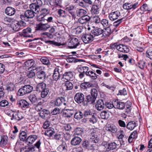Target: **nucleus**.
I'll use <instances>...</instances> for the list:
<instances>
[{"label":"nucleus","mask_w":152,"mask_h":152,"mask_svg":"<svg viewBox=\"0 0 152 152\" xmlns=\"http://www.w3.org/2000/svg\"><path fill=\"white\" fill-rule=\"evenodd\" d=\"M59 69L53 67L52 68L48 69V79H49L50 84H53V80H57L59 78L60 74L58 72Z\"/></svg>","instance_id":"1"},{"label":"nucleus","mask_w":152,"mask_h":152,"mask_svg":"<svg viewBox=\"0 0 152 152\" xmlns=\"http://www.w3.org/2000/svg\"><path fill=\"white\" fill-rule=\"evenodd\" d=\"M34 11H33L31 10H28L24 14L20 15V18L22 20L28 21L29 18H33L34 16Z\"/></svg>","instance_id":"2"},{"label":"nucleus","mask_w":152,"mask_h":152,"mask_svg":"<svg viewBox=\"0 0 152 152\" xmlns=\"http://www.w3.org/2000/svg\"><path fill=\"white\" fill-rule=\"evenodd\" d=\"M33 89L32 86L30 85H26L22 87L18 91V94L20 96H23L25 94L31 92Z\"/></svg>","instance_id":"3"},{"label":"nucleus","mask_w":152,"mask_h":152,"mask_svg":"<svg viewBox=\"0 0 152 152\" xmlns=\"http://www.w3.org/2000/svg\"><path fill=\"white\" fill-rule=\"evenodd\" d=\"M41 14L37 17V20L40 22L48 23V10L45 8L42 9L40 11Z\"/></svg>","instance_id":"4"},{"label":"nucleus","mask_w":152,"mask_h":152,"mask_svg":"<svg viewBox=\"0 0 152 152\" xmlns=\"http://www.w3.org/2000/svg\"><path fill=\"white\" fill-rule=\"evenodd\" d=\"M101 146L106 149L110 151L115 149L117 148V144L115 142L107 143L106 142H104L101 144Z\"/></svg>","instance_id":"5"},{"label":"nucleus","mask_w":152,"mask_h":152,"mask_svg":"<svg viewBox=\"0 0 152 152\" xmlns=\"http://www.w3.org/2000/svg\"><path fill=\"white\" fill-rule=\"evenodd\" d=\"M81 38L84 43L87 44L91 42L94 40V36L90 33L83 35Z\"/></svg>","instance_id":"6"},{"label":"nucleus","mask_w":152,"mask_h":152,"mask_svg":"<svg viewBox=\"0 0 152 152\" xmlns=\"http://www.w3.org/2000/svg\"><path fill=\"white\" fill-rule=\"evenodd\" d=\"M75 113V111L73 109H66L63 112V116L69 120L72 119V116Z\"/></svg>","instance_id":"7"},{"label":"nucleus","mask_w":152,"mask_h":152,"mask_svg":"<svg viewBox=\"0 0 152 152\" xmlns=\"http://www.w3.org/2000/svg\"><path fill=\"white\" fill-rule=\"evenodd\" d=\"M138 3L137 2L135 3L134 4H132L131 3H126L123 4V7L125 10H130L132 9L134 10L138 7Z\"/></svg>","instance_id":"8"},{"label":"nucleus","mask_w":152,"mask_h":152,"mask_svg":"<svg viewBox=\"0 0 152 152\" xmlns=\"http://www.w3.org/2000/svg\"><path fill=\"white\" fill-rule=\"evenodd\" d=\"M121 15V13L119 11H115L112 12L109 14L108 17L111 21H114L117 19Z\"/></svg>","instance_id":"9"},{"label":"nucleus","mask_w":152,"mask_h":152,"mask_svg":"<svg viewBox=\"0 0 152 152\" xmlns=\"http://www.w3.org/2000/svg\"><path fill=\"white\" fill-rule=\"evenodd\" d=\"M74 99L76 102L77 103H81L84 101L85 99L84 95L81 93H78L75 95Z\"/></svg>","instance_id":"10"},{"label":"nucleus","mask_w":152,"mask_h":152,"mask_svg":"<svg viewBox=\"0 0 152 152\" xmlns=\"http://www.w3.org/2000/svg\"><path fill=\"white\" fill-rule=\"evenodd\" d=\"M91 133L90 136L91 140L94 143H97L99 140V138L97 133L94 129H91Z\"/></svg>","instance_id":"11"},{"label":"nucleus","mask_w":152,"mask_h":152,"mask_svg":"<svg viewBox=\"0 0 152 152\" xmlns=\"http://www.w3.org/2000/svg\"><path fill=\"white\" fill-rule=\"evenodd\" d=\"M47 23L41 22L40 23L37 25L35 27V30L45 31L48 29Z\"/></svg>","instance_id":"12"},{"label":"nucleus","mask_w":152,"mask_h":152,"mask_svg":"<svg viewBox=\"0 0 152 152\" xmlns=\"http://www.w3.org/2000/svg\"><path fill=\"white\" fill-rule=\"evenodd\" d=\"M79 44L78 39L74 37L72 38L68 43V46L70 48H75Z\"/></svg>","instance_id":"13"},{"label":"nucleus","mask_w":152,"mask_h":152,"mask_svg":"<svg viewBox=\"0 0 152 152\" xmlns=\"http://www.w3.org/2000/svg\"><path fill=\"white\" fill-rule=\"evenodd\" d=\"M63 89L65 91L71 90L73 88V85L72 83L69 81H65L62 84Z\"/></svg>","instance_id":"14"},{"label":"nucleus","mask_w":152,"mask_h":152,"mask_svg":"<svg viewBox=\"0 0 152 152\" xmlns=\"http://www.w3.org/2000/svg\"><path fill=\"white\" fill-rule=\"evenodd\" d=\"M26 23H25L22 21L20 22L16 23L15 24H12V27L13 29L15 31H18L21 28V27L24 26Z\"/></svg>","instance_id":"15"},{"label":"nucleus","mask_w":152,"mask_h":152,"mask_svg":"<svg viewBox=\"0 0 152 152\" xmlns=\"http://www.w3.org/2000/svg\"><path fill=\"white\" fill-rule=\"evenodd\" d=\"M74 78L73 73L71 72H69L65 73L63 75L62 79L63 80L65 81L64 79L68 81L72 80Z\"/></svg>","instance_id":"16"},{"label":"nucleus","mask_w":152,"mask_h":152,"mask_svg":"<svg viewBox=\"0 0 152 152\" xmlns=\"http://www.w3.org/2000/svg\"><path fill=\"white\" fill-rule=\"evenodd\" d=\"M66 10L71 14L72 18L74 19L76 17L75 8L74 6L72 5L69 6L66 8Z\"/></svg>","instance_id":"17"},{"label":"nucleus","mask_w":152,"mask_h":152,"mask_svg":"<svg viewBox=\"0 0 152 152\" xmlns=\"http://www.w3.org/2000/svg\"><path fill=\"white\" fill-rule=\"evenodd\" d=\"M105 105L103 100L102 99H99L96 102L95 107L96 109L99 111L102 110L104 108Z\"/></svg>","instance_id":"18"},{"label":"nucleus","mask_w":152,"mask_h":152,"mask_svg":"<svg viewBox=\"0 0 152 152\" xmlns=\"http://www.w3.org/2000/svg\"><path fill=\"white\" fill-rule=\"evenodd\" d=\"M65 102L64 98L62 97H61L57 98L56 101H53V102L51 103L50 104L53 103L54 105L59 106L63 103L64 105H66V103Z\"/></svg>","instance_id":"19"},{"label":"nucleus","mask_w":152,"mask_h":152,"mask_svg":"<svg viewBox=\"0 0 152 152\" xmlns=\"http://www.w3.org/2000/svg\"><path fill=\"white\" fill-rule=\"evenodd\" d=\"M103 32V30L102 29L96 28L92 30L91 33L94 36V38L96 36H98L102 34Z\"/></svg>","instance_id":"20"},{"label":"nucleus","mask_w":152,"mask_h":152,"mask_svg":"<svg viewBox=\"0 0 152 152\" xmlns=\"http://www.w3.org/2000/svg\"><path fill=\"white\" fill-rule=\"evenodd\" d=\"M114 108H118L120 110L123 109L125 107V105L124 103L119 102L118 100L114 101Z\"/></svg>","instance_id":"21"},{"label":"nucleus","mask_w":152,"mask_h":152,"mask_svg":"<svg viewBox=\"0 0 152 152\" xmlns=\"http://www.w3.org/2000/svg\"><path fill=\"white\" fill-rule=\"evenodd\" d=\"M17 104L19 107L22 108H28L29 106V104L28 102L24 99H21L18 101Z\"/></svg>","instance_id":"22"},{"label":"nucleus","mask_w":152,"mask_h":152,"mask_svg":"<svg viewBox=\"0 0 152 152\" xmlns=\"http://www.w3.org/2000/svg\"><path fill=\"white\" fill-rule=\"evenodd\" d=\"M28 98L33 105L37 104L38 102L40 101V99L37 98L36 96L34 94L30 95L28 96Z\"/></svg>","instance_id":"23"},{"label":"nucleus","mask_w":152,"mask_h":152,"mask_svg":"<svg viewBox=\"0 0 152 152\" xmlns=\"http://www.w3.org/2000/svg\"><path fill=\"white\" fill-rule=\"evenodd\" d=\"M91 19V18L90 16L86 15L78 19V22L82 24H85L87 22L89 21Z\"/></svg>","instance_id":"24"},{"label":"nucleus","mask_w":152,"mask_h":152,"mask_svg":"<svg viewBox=\"0 0 152 152\" xmlns=\"http://www.w3.org/2000/svg\"><path fill=\"white\" fill-rule=\"evenodd\" d=\"M82 141L80 138L78 137H75L71 141V144L72 145L75 146L79 144Z\"/></svg>","instance_id":"25"},{"label":"nucleus","mask_w":152,"mask_h":152,"mask_svg":"<svg viewBox=\"0 0 152 152\" xmlns=\"http://www.w3.org/2000/svg\"><path fill=\"white\" fill-rule=\"evenodd\" d=\"M99 5L94 4L92 6L91 12L92 14H98L99 13Z\"/></svg>","instance_id":"26"},{"label":"nucleus","mask_w":152,"mask_h":152,"mask_svg":"<svg viewBox=\"0 0 152 152\" xmlns=\"http://www.w3.org/2000/svg\"><path fill=\"white\" fill-rule=\"evenodd\" d=\"M96 99V98L91 95H87L86 97V101L87 103L92 104L94 103Z\"/></svg>","instance_id":"27"},{"label":"nucleus","mask_w":152,"mask_h":152,"mask_svg":"<svg viewBox=\"0 0 152 152\" xmlns=\"http://www.w3.org/2000/svg\"><path fill=\"white\" fill-rule=\"evenodd\" d=\"M5 12L7 15L12 16L15 14V10L12 7H8L6 9Z\"/></svg>","instance_id":"28"},{"label":"nucleus","mask_w":152,"mask_h":152,"mask_svg":"<svg viewBox=\"0 0 152 152\" xmlns=\"http://www.w3.org/2000/svg\"><path fill=\"white\" fill-rule=\"evenodd\" d=\"M8 137L7 136H2L0 141V146L3 147L8 142Z\"/></svg>","instance_id":"29"},{"label":"nucleus","mask_w":152,"mask_h":152,"mask_svg":"<svg viewBox=\"0 0 152 152\" xmlns=\"http://www.w3.org/2000/svg\"><path fill=\"white\" fill-rule=\"evenodd\" d=\"M37 136L35 135L30 136L26 140V142L28 145L31 144L37 139Z\"/></svg>","instance_id":"30"},{"label":"nucleus","mask_w":152,"mask_h":152,"mask_svg":"<svg viewBox=\"0 0 152 152\" xmlns=\"http://www.w3.org/2000/svg\"><path fill=\"white\" fill-rule=\"evenodd\" d=\"M86 75L92 80H96L97 78L98 75L92 71H88V72L86 73Z\"/></svg>","instance_id":"31"},{"label":"nucleus","mask_w":152,"mask_h":152,"mask_svg":"<svg viewBox=\"0 0 152 152\" xmlns=\"http://www.w3.org/2000/svg\"><path fill=\"white\" fill-rule=\"evenodd\" d=\"M76 13L77 16L82 17L86 15L87 12L83 9H79L77 10Z\"/></svg>","instance_id":"32"},{"label":"nucleus","mask_w":152,"mask_h":152,"mask_svg":"<svg viewBox=\"0 0 152 152\" xmlns=\"http://www.w3.org/2000/svg\"><path fill=\"white\" fill-rule=\"evenodd\" d=\"M41 89L42 91L45 90H47L48 88H46V84L44 83H40L38 84L36 87V89L37 91H40V89Z\"/></svg>","instance_id":"33"},{"label":"nucleus","mask_w":152,"mask_h":152,"mask_svg":"<svg viewBox=\"0 0 152 152\" xmlns=\"http://www.w3.org/2000/svg\"><path fill=\"white\" fill-rule=\"evenodd\" d=\"M36 75L40 79L44 80L46 77L45 72L42 70H40L37 72Z\"/></svg>","instance_id":"34"},{"label":"nucleus","mask_w":152,"mask_h":152,"mask_svg":"<svg viewBox=\"0 0 152 152\" xmlns=\"http://www.w3.org/2000/svg\"><path fill=\"white\" fill-rule=\"evenodd\" d=\"M106 130L113 133H115L117 131V128L114 125H110L107 126L106 127Z\"/></svg>","instance_id":"35"},{"label":"nucleus","mask_w":152,"mask_h":152,"mask_svg":"<svg viewBox=\"0 0 152 152\" xmlns=\"http://www.w3.org/2000/svg\"><path fill=\"white\" fill-rule=\"evenodd\" d=\"M29 6L30 10L33 11H34V13H38L40 10V8L39 7L33 4H30Z\"/></svg>","instance_id":"36"},{"label":"nucleus","mask_w":152,"mask_h":152,"mask_svg":"<svg viewBox=\"0 0 152 152\" xmlns=\"http://www.w3.org/2000/svg\"><path fill=\"white\" fill-rule=\"evenodd\" d=\"M31 28H28L24 29L23 31V35L26 37H30V35L29 34L31 33Z\"/></svg>","instance_id":"37"},{"label":"nucleus","mask_w":152,"mask_h":152,"mask_svg":"<svg viewBox=\"0 0 152 152\" xmlns=\"http://www.w3.org/2000/svg\"><path fill=\"white\" fill-rule=\"evenodd\" d=\"M136 127V123L134 121L129 122L126 125V128L130 130H133Z\"/></svg>","instance_id":"38"},{"label":"nucleus","mask_w":152,"mask_h":152,"mask_svg":"<svg viewBox=\"0 0 152 152\" xmlns=\"http://www.w3.org/2000/svg\"><path fill=\"white\" fill-rule=\"evenodd\" d=\"M115 30L114 29H113V30H111V29L110 27H107L106 28L104 29V30L103 31V35L104 36H109L110 34L112 33Z\"/></svg>","instance_id":"39"},{"label":"nucleus","mask_w":152,"mask_h":152,"mask_svg":"<svg viewBox=\"0 0 152 152\" xmlns=\"http://www.w3.org/2000/svg\"><path fill=\"white\" fill-rule=\"evenodd\" d=\"M48 126V137L51 139L52 137H53L54 135L55 134V132L54 128L52 127H49Z\"/></svg>","instance_id":"40"},{"label":"nucleus","mask_w":152,"mask_h":152,"mask_svg":"<svg viewBox=\"0 0 152 152\" xmlns=\"http://www.w3.org/2000/svg\"><path fill=\"white\" fill-rule=\"evenodd\" d=\"M89 68L87 66H81L79 67L78 69L79 72H81L84 74H85L86 75L87 72H88Z\"/></svg>","instance_id":"41"},{"label":"nucleus","mask_w":152,"mask_h":152,"mask_svg":"<svg viewBox=\"0 0 152 152\" xmlns=\"http://www.w3.org/2000/svg\"><path fill=\"white\" fill-rule=\"evenodd\" d=\"M41 40L45 43H48V33L44 32L41 34Z\"/></svg>","instance_id":"42"},{"label":"nucleus","mask_w":152,"mask_h":152,"mask_svg":"<svg viewBox=\"0 0 152 152\" xmlns=\"http://www.w3.org/2000/svg\"><path fill=\"white\" fill-rule=\"evenodd\" d=\"M100 116L102 118L106 119L109 117L110 115L108 112L104 111L101 112L100 114Z\"/></svg>","instance_id":"43"},{"label":"nucleus","mask_w":152,"mask_h":152,"mask_svg":"<svg viewBox=\"0 0 152 152\" xmlns=\"http://www.w3.org/2000/svg\"><path fill=\"white\" fill-rule=\"evenodd\" d=\"M42 104V102L40 101L38 102L37 104L34 105L35 106L34 108L37 111H40L42 110V108L41 106Z\"/></svg>","instance_id":"44"},{"label":"nucleus","mask_w":152,"mask_h":152,"mask_svg":"<svg viewBox=\"0 0 152 152\" xmlns=\"http://www.w3.org/2000/svg\"><path fill=\"white\" fill-rule=\"evenodd\" d=\"M101 23L102 26L105 28L109 27V24L108 20L106 19H103L101 21Z\"/></svg>","instance_id":"45"},{"label":"nucleus","mask_w":152,"mask_h":152,"mask_svg":"<svg viewBox=\"0 0 152 152\" xmlns=\"http://www.w3.org/2000/svg\"><path fill=\"white\" fill-rule=\"evenodd\" d=\"M26 134L24 131H23L19 134V137L21 140L24 141L26 140Z\"/></svg>","instance_id":"46"},{"label":"nucleus","mask_w":152,"mask_h":152,"mask_svg":"<svg viewBox=\"0 0 152 152\" xmlns=\"http://www.w3.org/2000/svg\"><path fill=\"white\" fill-rule=\"evenodd\" d=\"M83 115L82 112L81 111H78L75 113L74 115V117L77 120L80 119L83 117Z\"/></svg>","instance_id":"47"},{"label":"nucleus","mask_w":152,"mask_h":152,"mask_svg":"<svg viewBox=\"0 0 152 152\" xmlns=\"http://www.w3.org/2000/svg\"><path fill=\"white\" fill-rule=\"evenodd\" d=\"M81 60L76 59L73 58L72 56H70L67 58V61L69 62L72 63V62H77L78 61H81L80 60Z\"/></svg>","instance_id":"48"},{"label":"nucleus","mask_w":152,"mask_h":152,"mask_svg":"<svg viewBox=\"0 0 152 152\" xmlns=\"http://www.w3.org/2000/svg\"><path fill=\"white\" fill-rule=\"evenodd\" d=\"M96 118L94 115H92L91 118L89 119V121L91 124H94L97 122Z\"/></svg>","instance_id":"49"},{"label":"nucleus","mask_w":152,"mask_h":152,"mask_svg":"<svg viewBox=\"0 0 152 152\" xmlns=\"http://www.w3.org/2000/svg\"><path fill=\"white\" fill-rule=\"evenodd\" d=\"M92 112L91 110L87 109L84 111L83 115L84 117H86L90 115L92 116Z\"/></svg>","instance_id":"50"},{"label":"nucleus","mask_w":152,"mask_h":152,"mask_svg":"<svg viewBox=\"0 0 152 152\" xmlns=\"http://www.w3.org/2000/svg\"><path fill=\"white\" fill-rule=\"evenodd\" d=\"M146 56L150 59H152V48H149L147 51Z\"/></svg>","instance_id":"51"},{"label":"nucleus","mask_w":152,"mask_h":152,"mask_svg":"<svg viewBox=\"0 0 152 152\" xmlns=\"http://www.w3.org/2000/svg\"><path fill=\"white\" fill-rule=\"evenodd\" d=\"M32 4L39 8L42 4V2L41 0H34Z\"/></svg>","instance_id":"52"},{"label":"nucleus","mask_w":152,"mask_h":152,"mask_svg":"<svg viewBox=\"0 0 152 152\" xmlns=\"http://www.w3.org/2000/svg\"><path fill=\"white\" fill-rule=\"evenodd\" d=\"M90 144L87 140H84L83 144V148H89L90 147Z\"/></svg>","instance_id":"53"},{"label":"nucleus","mask_w":152,"mask_h":152,"mask_svg":"<svg viewBox=\"0 0 152 152\" xmlns=\"http://www.w3.org/2000/svg\"><path fill=\"white\" fill-rule=\"evenodd\" d=\"M15 85L12 83H10L6 88V89L8 91H12L14 90Z\"/></svg>","instance_id":"54"},{"label":"nucleus","mask_w":152,"mask_h":152,"mask_svg":"<svg viewBox=\"0 0 152 152\" xmlns=\"http://www.w3.org/2000/svg\"><path fill=\"white\" fill-rule=\"evenodd\" d=\"M9 102L6 100H3L0 102V107H4L7 106Z\"/></svg>","instance_id":"55"},{"label":"nucleus","mask_w":152,"mask_h":152,"mask_svg":"<svg viewBox=\"0 0 152 152\" xmlns=\"http://www.w3.org/2000/svg\"><path fill=\"white\" fill-rule=\"evenodd\" d=\"M91 95L93 96L96 98H97V91L96 88H93L91 89Z\"/></svg>","instance_id":"56"},{"label":"nucleus","mask_w":152,"mask_h":152,"mask_svg":"<svg viewBox=\"0 0 152 152\" xmlns=\"http://www.w3.org/2000/svg\"><path fill=\"white\" fill-rule=\"evenodd\" d=\"M48 43L52 45L53 46H60L61 45L60 43L55 42L53 41L48 40Z\"/></svg>","instance_id":"57"},{"label":"nucleus","mask_w":152,"mask_h":152,"mask_svg":"<svg viewBox=\"0 0 152 152\" xmlns=\"http://www.w3.org/2000/svg\"><path fill=\"white\" fill-rule=\"evenodd\" d=\"M60 109L58 108H55L53 111H52L51 113L53 115H55L59 114L60 112Z\"/></svg>","instance_id":"58"},{"label":"nucleus","mask_w":152,"mask_h":152,"mask_svg":"<svg viewBox=\"0 0 152 152\" xmlns=\"http://www.w3.org/2000/svg\"><path fill=\"white\" fill-rule=\"evenodd\" d=\"M140 9L143 11H149V8L146 4H143L140 7Z\"/></svg>","instance_id":"59"},{"label":"nucleus","mask_w":152,"mask_h":152,"mask_svg":"<svg viewBox=\"0 0 152 152\" xmlns=\"http://www.w3.org/2000/svg\"><path fill=\"white\" fill-rule=\"evenodd\" d=\"M93 20L96 23H98L100 22L101 20L98 16L95 15L93 18Z\"/></svg>","instance_id":"60"},{"label":"nucleus","mask_w":152,"mask_h":152,"mask_svg":"<svg viewBox=\"0 0 152 152\" xmlns=\"http://www.w3.org/2000/svg\"><path fill=\"white\" fill-rule=\"evenodd\" d=\"M55 31V29L54 28L52 27L49 30V32L51 33H48V38L50 39L52 38L53 35L52 34Z\"/></svg>","instance_id":"61"},{"label":"nucleus","mask_w":152,"mask_h":152,"mask_svg":"<svg viewBox=\"0 0 152 152\" xmlns=\"http://www.w3.org/2000/svg\"><path fill=\"white\" fill-rule=\"evenodd\" d=\"M139 67L141 69H143L145 65V62L143 61H141L138 63Z\"/></svg>","instance_id":"62"},{"label":"nucleus","mask_w":152,"mask_h":152,"mask_svg":"<svg viewBox=\"0 0 152 152\" xmlns=\"http://www.w3.org/2000/svg\"><path fill=\"white\" fill-rule=\"evenodd\" d=\"M127 94V92L126 89L124 88L122 90H120L119 91L118 95H125Z\"/></svg>","instance_id":"63"},{"label":"nucleus","mask_w":152,"mask_h":152,"mask_svg":"<svg viewBox=\"0 0 152 152\" xmlns=\"http://www.w3.org/2000/svg\"><path fill=\"white\" fill-rule=\"evenodd\" d=\"M106 107L109 109H110L115 107L114 104V102L113 104H111L110 102H107L105 103Z\"/></svg>","instance_id":"64"}]
</instances>
